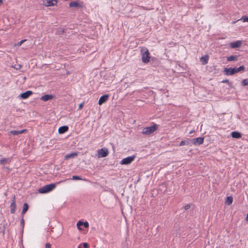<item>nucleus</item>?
Segmentation results:
<instances>
[{"label": "nucleus", "mask_w": 248, "mask_h": 248, "mask_svg": "<svg viewBox=\"0 0 248 248\" xmlns=\"http://www.w3.org/2000/svg\"><path fill=\"white\" fill-rule=\"evenodd\" d=\"M78 248H88V244L87 243L80 244Z\"/></svg>", "instance_id": "27"}, {"label": "nucleus", "mask_w": 248, "mask_h": 248, "mask_svg": "<svg viewBox=\"0 0 248 248\" xmlns=\"http://www.w3.org/2000/svg\"><path fill=\"white\" fill-rule=\"evenodd\" d=\"M26 129H23V130H20V131H17V130H13V131H11L9 132V135H18L19 134H22L25 131H26Z\"/></svg>", "instance_id": "17"}, {"label": "nucleus", "mask_w": 248, "mask_h": 248, "mask_svg": "<svg viewBox=\"0 0 248 248\" xmlns=\"http://www.w3.org/2000/svg\"><path fill=\"white\" fill-rule=\"evenodd\" d=\"M54 97H55V96L52 94H45V95L42 96L40 98V99L44 101H48L50 100H52Z\"/></svg>", "instance_id": "14"}, {"label": "nucleus", "mask_w": 248, "mask_h": 248, "mask_svg": "<svg viewBox=\"0 0 248 248\" xmlns=\"http://www.w3.org/2000/svg\"><path fill=\"white\" fill-rule=\"evenodd\" d=\"M109 98L108 94H104L100 97L98 101V104L101 105L103 103L106 102Z\"/></svg>", "instance_id": "12"}, {"label": "nucleus", "mask_w": 248, "mask_h": 248, "mask_svg": "<svg viewBox=\"0 0 248 248\" xmlns=\"http://www.w3.org/2000/svg\"><path fill=\"white\" fill-rule=\"evenodd\" d=\"M57 3V0H43V4L46 7L54 6Z\"/></svg>", "instance_id": "9"}, {"label": "nucleus", "mask_w": 248, "mask_h": 248, "mask_svg": "<svg viewBox=\"0 0 248 248\" xmlns=\"http://www.w3.org/2000/svg\"><path fill=\"white\" fill-rule=\"evenodd\" d=\"M16 197L15 195L13 197V199L12 200L11 204H10V213L11 214H14L16 212Z\"/></svg>", "instance_id": "8"}, {"label": "nucleus", "mask_w": 248, "mask_h": 248, "mask_svg": "<svg viewBox=\"0 0 248 248\" xmlns=\"http://www.w3.org/2000/svg\"><path fill=\"white\" fill-rule=\"evenodd\" d=\"M241 85L243 86H248V78L243 79L241 81Z\"/></svg>", "instance_id": "28"}, {"label": "nucleus", "mask_w": 248, "mask_h": 248, "mask_svg": "<svg viewBox=\"0 0 248 248\" xmlns=\"http://www.w3.org/2000/svg\"><path fill=\"white\" fill-rule=\"evenodd\" d=\"M68 126L66 125H63L61 126L58 129V132L60 134H63L68 130Z\"/></svg>", "instance_id": "16"}, {"label": "nucleus", "mask_w": 248, "mask_h": 248, "mask_svg": "<svg viewBox=\"0 0 248 248\" xmlns=\"http://www.w3.org/2000/svg\"><path fill=\"white\" fill-rule=\"evenodd\" d=\"M223 73L227 76H231L237 73L235 70V67L225 68L223 70Z\"/></svg>", "instance_id": "7"}, {"label": "nucleus", "mask_w": 248, "mask_h": 248, "mask_svg": "<svg viewBox=\"0 0 248 248\" xmlns=\"http://www.w3.org/2000/svg\"><path fill=\"white\" fill-rule=\"evenodd\" d=\"M70 7L81 8L82 5L80 4L79 0L73 1L69 3Z\"/></svg>", "instance_id": "13"}, {"label": "nucleus", "mask_w": 248, "mask_h": 248, "mask_svg": "<svg viewBox=\"0 0 248 248\" xmlns=\"http://www.w3.org/2000/svg\"><path fill=\"white\" fill-rule=\"evenodd\" d=\"M20 225L22 227V228H24V225H25V222H24V220L23 217H22V219H21V221H20Z\"/></svg>", "instance_id": "31"}, {"label": "nucleus", "mask_w": 248, "mask_h": 248, "mask_svg": "<svg viewBox=\"0 0 248 248\" xmlns=\"http://www.w3.org/2000/svg\"><path fill=\"white\" fill-rule=\"evenodd\" d=\"M78 154L77 153H72L71 154H67L65 155L64 158L66 160L69 159L71 158H74V157H76L77 156Z\"/></svg>", "instance_id": "22"}, {"label": "nucleus", "mask_w": 248, "mask_h": 248, "mask_svg": "<svg viewBox=\"0 0 248 248\" xmlns=\"http://www.w3.org/2000/svg\"><path fill=\"white\" fill-rule=\"evenodd\" d=\"M158 127V125L156 124L153 123L152 126L144 127L142 129V133L144 135H149L153 134L156 131Z\"/></svg>", "instance_id": "2"}, {"label": "nucleus", "mask_w": 248, "mask_h": 248, "mask_svg": "<svg viewBox=\"0 0 248 248\" xmlns=\"http://www.w3.org/2000/svg\"><path fill=\"white\" fill-rule=\"evenodd\" d=\"M190 208V205L189 204H186L184 208L186 210L189 209Z\"/></svg>", "instance_id": "32"}, {"label": "nucleus", "mask_w": 248, "mask_h": 248, "mask_svg": "<svg viewBox=\"0 0 248 248\" xmlns=\"http://www.w3.org/2000/svg\"><path fill=\"white\" fill-rule=\"evenodd\" d=\"M142 62L147 63L150 61V54L148 49L146 47H142L140 49Z\"/></svg>", "instance_id": "1"}, {"label": "nucleus", "mask_w": 248, "mask_h": 248, "mask_svg": "<svg viewBox=\"0 0 248 248\" xmlns=\"http://www.w3.org/2000/svg\"><path fill=\"white\" fill-rule=\"evenodd\" d=\"M231 136L235 139H240L242 137L241 133L238 131H232L231 133Z\"/></svg>", "instance_id": "18"}, {"label": "nucleus", "mask_w": 248, "mask_h": 248, "mask_svg": "<svg viewBox=\"0 0 248 248\" xmlns=\"http://www.w3.org/2000/svg\"><path fill=\"white\" fill-rule=\"evenodd\" d=\"M246 220L247 221H248V214H247V217H246Z\"/></svg>", "instance_id": "37"}, {"label": "nucleus", "mask_w": 248, "mask_h": 248, "mask_svg": "<svg viewBox=\"0 0 248 248\" xmlns=\"http://www.w3.org/2000/svg\"><path fill=\"white\" fill-rule=\"evenodd\" d=\"M11 161L10 158H4L0 159V164L4 165L6 163H9Z\"/></svg>", "instance_id": "21"}, {"label": "nucleus", "mask_w": 248, "mask_h": 248, "mask_svg": "<svg viewBox=\"0 0 248 248\" xmlns=\"http://www.w3.org/2000/svg\"><path fill=\"white\" fill-rule=\"evenodd\" d=\"M222 82L223 83H227L228 84H231V83L230 82L229 80H228V79H225V80H223Z\"/></svg>", "instance_id": "33"}, {"label": "nucleus", "mask_w": 248, "mask_h": 248, "mask_svg": "<svg viewBox=\"0 0 248 248\" xmlns=\"http://www.w3.org/2000/svg\"><path fill=\"white\" fill-rule=\"evenodd\" d=\"M238 56L237 55H231L227 57V60L228 61H235L238 60Z\"/></svg>", "instance_id": "23"}, {"label": "nucleus", "mask_w": 248, "mask_h": 248, "mask_svg": "<svg viewBox=\"0 0 248 248\" xmlns=\"http://www.w3.org/2000/svg\"><path fill=\"white\" fill-rule=\"evenodd\" d=\"M19 68H18L17 69H19V68L21 67V65H19Z\"/></svg>", "instance_id": "39"}, {"label": "nucleus", "mask_w": 248, "mask_h": 248, "mask_svg": "<svg viewBox=\"0 0 248 248\" xmlns=\"http://www.w3.org/2000/svg\"><path fill=\"white\" fill-rule=\"evenodd\" d=\"M239 20H243V22H248V17L247 16H243Z\"/></svg>", "instance_id": "30"}, {"label": "nucleus", "mask_w": 248, "mask_h": 248, "mask_svg": "<svg viewBox=\"0 0 248 248\" xmlns=\"http://www.w3.org/2000/svg\"><path fill=\"white\" fill-rule=\"evenodd\" d=\"M108 154V151L106 148H103L97 150V156L98 158L106 157Z\"/></svg>", "instance_id": "5"}, {"label": "nucleus", "mask_w": 248, "mask_h": 248, "mask_svg": "<svg viewBox=\"0 0 248 248\" xmlns=\"http://www.w3.org/2000/svg\"><path fill=\"white\" fill-rule=\"evenodd\" d=\"M33 93L31 91H27L24 93H21L19 95L22 99H25L29 97Z\"/></svg>", "instance_id": "11"}, {"label": "nucleus", "mask_w": 248, "mask_h": 248, "mask_svg": "<svg viewBox=\"0 0 248 248\" xmlns=\"http://www.w3.org/2000/svg\"><path fill=\"white\" fill-rule=\"evenodd\" d=\"M232 202H233L232 197V196H228L227 197L225 202L228 205H230L232 203Z\"/></svg>", "instance_id": "25"}, {"label": "nucleus", "mask_w": 248, "mask_h": 248, "mask_svg": "<svg viewBox=\"0 0 248 248\" xmlns=\"http://www.w3.org/2000/svg\"><path fill=\"white\" fill-rule=\"evenodd\" d=\"M2 2V0H0V4Z\"/></svg>", "instance_id": "38"}, {"label": "nucleus", "mask_w": 248, "mask_h": 248, "mask_svg": "<svg viewBox=\"0 0 248 248\" xmlns=\"http://www.w3.org/2000/svg\"><path fill=\"white\" fill-rule=\"evenodd\" d=\"M242 44V41L238 40L234 42H232L230 44V47L232 48L240 47Z\"/></svg>", "instance_id": "10"}, {"label": "nucleus", "mask_w": 248, "mask_h": 248, "mask_svg": "<svg viewBox=\"0 0 248 248\" xmlns=\"http://www.w3.org/2000/svg\"><path fill=\"white\" fill-rule=\"evenodd\" d=\"M245 67L243 65L240 66V67L238 68H235V70L236 71V73L241 72V71H244L245 70Z\"/></svg>", "instance_id": "26"}, {"label": "nucleus", "mask_w": 248, "mask_h": 248, "mask_svg": "<svg viewBox=\"0 0 248 248\" xmlns=\"http://www.w3.org/2000/svg\"><path fill=\"white\" fill-rule=\"evenodd\" d=\"M56 186V184H50L46 185L38 189V191L40 193H46L51 191Z\"/></svg>", "instance_id": "3"}, {"label": "nucleus", "mask_w": 248, "mask_h": 248, "mask_svg": "<svg viewBox=\"0 0 248 248\" xmlns=\"http://www.w3.org/2000/svg\"><path fill=\"white\" fill-rule=\"evenodd\" d=\"M191 144L195 145H201L203 143L204 138L199 137L197 138H194L190 139Z\"/></svg>", "instance_id": "6"}, {"label": "nucleus", "mask_w": 248, "mask_h": 248, "mask_svg": "<svg viewBox=\"0 0 248 248\" xmlns=\"http://www.w3.org/2000/svg\"><path fill=\"white\" fill-rule=\"evenodd\" d=\"M26 40L25 39V40H21V41L19 42L18 43H17V45L18 46H21V44L25 41H26Z\"/></svg>", "instance_id": "34"}, {"label": "nucleus", "mask_w": 248, "mask_h": 248, "mask_svg": "<svg viewBox=\"0 0 248 248\" xmlns=\"http://www.w3.org/2000/svg\"><path fill=\"white\" fill-rule=\"evenodd\" d=\"M29 208L28 204L27 203H24L23 206V209L21 212L22 215H23L27 211Z\"/></svg>", "instance_id": "24"}, {"label": "nucleus", "mask_w": 248, "mask_h": 248, "mask_svg": "<svg viewBox=\"0 0 248 248\" xmlns=\"http://www.w3.org/2000/svg\"><path fill=\"white\" fill-rule=\"evenodd\" d=\"M191 145V140L190 139H187L186 140H182L180 142L179 144V146H182L184 145Z\"/></svg>", "instance_id": "20"}, {"label": "nucleus", "mask_w": 248, "mask_h": 248, "mask_svg": "<svg viewBox=\"0 0 248 248\" xmlns=\"http://www.w3.org/2000/svg\"><path fill=\"white\" fill-rule=\"evenodd\" d=\"M136 158V155H133L132 156H128L126 158L123 159L121 162L120 164L122 165H128L131 164Z\"/></svg>", "instance_id": "4"}, {"label": "nucleus", "mask_w": 248, "mask_h": 248, "mask_svg": "<svg viewBox=\"0 0 248 248\" xmlns=\"http://www.w3.org/2000/svg\"><path fill=\"white\" fill-rule=\"evenodd\" d=\"M46 248H51V245L47 243L46 244Z\"/></svg>", "instance_id": "36"}, {"label": "nucleus", "mask_w": 248, "mask_h": 248, "mask_svg": "<svg viewBox=\"0 0 248 248\" xmlns=\"http://www.w3.org/2000/svg\"><path fill=\"white\" fill-rule=\"evenodd\" d=\"M80 225H83V226H84V227L85 228H87L89 226V223L87 221L82 222L81 221H79L77 222V228L79 230H82V228L81 227H80Z\"/></svg>", "instance_id": "15"}, {"label": "nucleus", "mask_w": 248, "mask_h": 248, "mask_svg": "<svg viewBox=\"0 0 248 248\" xmlns=\"http://www.w3.org/2000/svg\"><path fill=\"white\" fill-rule=\"evenodd\" d=\"M208 60L209 56L207 55H206L201 58L200 61L202 62V64L205 65L208 63Z\"/></svg>", "instance_id": "19"}, {"label": "nucleus", "mask_w": 248, "mask_h": 248, "mask_svg": "<svg viewBox=\"0 0 248 248\" xmlns=\"http://www.w3.org/2000/svg\"><path fill=\"white\" fill-rule=\"evenodd\" d=\"M83 105H84V103H82L80 104L79 105V107H78V109H81L83 108Z\"/></svg>", "instance_id": "35"}, {"label": "nucleus", "mask_w": 248, "mask_h": 248, "mask_svg": "<svg viewBox=\"0 0 248 248\" xmlns=\"http://www.w3.org/2000/svg\"><path fill=\"white\" fill-rule=\"evenodd\" d=\"M72 180H82V178L78 175H74L72 176V178H71Z\"/></svg>", "instance_id": "29"}]
</instances>
